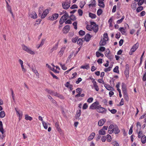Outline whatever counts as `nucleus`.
Returning a JSON list of instances; mask_svg holds the SVG:
<instances>
[{
	"instance_id": "nucleus-46",
	"label": "nucleus",
	"mask_w": 146,
	"mask_h": 146,
	"mask_svg": "<svg viewBox=\"0 0 146 146\" xmlns=\"http://www.w3.org/2000/svg\"><path fill=\"white\" fill-rule=\"evenodd\" d=\"M102 10L101 9H99L97 11V14L98 16H100L102 14Z\"/></svg>"
},
{
	"instance_id": "nucleus-43",
	"label": "nucleus",
	"mask_w": 146,
	"mask_h": 146,
	"mask_svg": "<svg viewBox=\"0 0 146 146\" xmlns=\"http://www.w3.org/2000/svg\"><path fill=\"white\" fill-rule=\"evenodd\" d=\"M43 7L42 6H40L39 8V15L42 13L43 11Z\"/></svg>"
},
{
	"instance_id": "nucleus-47",
	"label": "nucleus",
	"mask_w": 146,
	"mask_h": 146,
	"mask_svg": "<svg viewBox=\"0 0 146 146\" xmlns=\"http://www.w3.org/2000/svg\"><path fill=\"white\" fill-rule=\"evenodd\" d=\"M77 44L80 45H82V40L81 38H79L77 41Z\"/></svg>"
},
{
	"instance_id": "nucleus-33",
	"label": "nucleus",
	"mask_w": 146,
	"mask_h": 146,
	"mask_svg": "<svg viewBox=\"0 0 146 146\" xmlns=\"http://www.w3.org/2000/svg\"><path fill=\"white\" fill-rule=\"evenodd\" d=\"M141 141L142 143L144 144L146 142V137L145 135H144L141 138Z\"/></svg>"
},
{
	"instance_id": "nucleus-11",
	"label": "nucleus",
	"mask_w": 146,
	"mask_h": 146,
	"mask_svg": "<svg viewBox=\"0 0 146 146\" xmlns=\"http://www.w3.org/2000/svg\"><path fill=\"white\" fill-rule=\"evenodd\" d=\"M122 90L123 94H127L126 85L124 83H122Z\"/></svg>"
},
{
	"instance_id": "nucleus-21",
	"label": "nucleus",
	"mask_w": 146,
	"mask_h": 146,
	"mask_svg": "<svg viewBox=\"0 0 146 146\" xmlns=\"http://www.w3.org/2000/svg\"><path fill=\"white\" fill-rule=\"evenodd\" d=\"M108 41V40H106V39H101L100 40L99 44L100 46H105L106 44V42Z\"/></svg>"
},
{
	"instance_id": "nucleus-41",
	"label": "nucleus",
	"mask_w": 146,
	"mask_h": 146,
	"mask_svg": "<svg viewBox=\"0 0 146 146\" xmlns=\"http://www.w3.org/2000/svg\"><path fill=\"white\" fill-rule=\"evenodd\" d=\"M5 113L4 111H1L0 112V117L1 118H3L5 116Z\"/></svg>"
},
{
	"instance_id": "nucleus-39",
	"label": "nucleus",
	"mask_w": 146,
	"mask_h": 146,
	"mask_svg": "<svg viewBox=\"0 0 146 146\" xmlns=\"http://www.w3.org/2000/svg\"><path fill=\"white\" fill-rule=\"evenodd\" d=\"M25 119L26 120L31 121L32 120L33 118L31 116H29L28 115H26L25 116Z\"/></svg>"
},
{
	"instance_id": "nucleus-55",
	"label": "nucleus",
	"mask_w": 146,
	"mask_h": 146,
	"mask_svg": "<svg viewBox=\"0 0 146 146\" xmlns=\"http://www.w3.org/2000/svg\"><path fill=\"white\" fill-rule=\"evenodd\" d=\"M70 19L71 20L74 21L76 20V18L74 15H71L70 16Z\"/></svg>"
},
{
	"instance_id": "nucleus-38",
	"label": "nucleus",
	"mask_w": 146,
	"mask_h": 146,
	"mask_svg": "<svg viewBox=\"0 0 146 146\" xmlns=\"http://www.w3.org/2000/svg\"><path fill=\"white\" fill-rule=\"evenodd\" d=\"M125 18V16L123 15L122 16V18L118 20L117 21V24H120L123 21V20Z\"/></svg>"
},
{
	"instance_id": "nucleus-36",
	"label": "nucleus",
	"mask_w": 146,
	"mask_h": 146,
	"mask_svg": "<svg viewBox=\"0 0 146 146\" xmlns=\"http://www.w3.org/2000/svg\"><path fill=\"white\" fill-rule=\"evenodd\" d=\"M90 66L89 64H88L86 65L82 66L80 67L81 68L85 69L87 70L88 69L90 68Z\"/></svg>"
},
{
	"instance_id": "nucleus-10",
	"label": "nucleus",
	"mask_w": 146,
	"mask_h": 146,
	"mask_svg": "<svg viewBox=\"0 0 146 146\" xmlns=\"http://www.w3.org/2000/svg\"><path fill=\"white\" fill-rule=\"evenodd\" d=\"M105 56L108 58L111 59L113 58V56L111 54L110 52L108 49H107L105 52Z\"/></svg>"
},
{
	"instance_id": "nucleus-60",
	"label": "nucleus",
	"mask_w": 146,
	"mask_h": 146,
	"mask_svg": "<svg viewBox=\"0 0 146 146\" xmlns=\"http://www.w3.org/2000/svg\"><path fill=\"white\" fill-rule=\"evenodd\" d=\"M133 127V126L132 125L131 127H130V128L129 129V135L131 134L133 132V130H132V128Z\"/></svg>"
},
{
	"instance_id": "nucleus-29",
	"label": "nucleus",
	"mask_w": 146,
	"mask_h": 146,
	"mask_svg": "<svg viewBox=\"0 0 146 146\" xmlns=\"http://www.w3.org/2000/svg\"><path fill=\"white\" fill-rule=\"evenodd\" d=\"M45 90L48 94H50L52 95H53L54 92L51 90L46 89Z\"/></svg>"
},
{
	"instance_id": "nucleus-8",
	"label": "nucleus",
	"mask_w": 146,
	"mask_h": 146,
	"mask_svg": "<svg viewBox=\"0 0 146 146\" xmlns=\"http://www.w3.org/2000/svg\"><path fill=\"white\" fill-rule=\"evenodd\" d=\"M59 15L58 13H55L49 17L48 19L50 21H54L56 20L58 17Z\"/></svg>"
},
{
	"instance_id": "nucleus-25",
	"label": "nucleus",
	"mask_w": 146,
	"mask_h": 146,
	"mask_svg": "<svg viewBox=\"0 0 146 146\" xmlns=\"http://www.w3.org/2000/svg\"><path fill=\"white\" fill-rule=\"evenodd\" d=\"M31 17L34 19H36L37 18V15L35 11L32 12L31 15Z\"/></svg>"
},
{
	"instance_id": "nucleus-34",
	"label": "nucleus",
	"mask_w": 146,
	"mask_h": 146,
	"mask_svg": "<svg viewBox=\"0 0 146 146\" xmlns=\"http://www.w3.org/2000/svg\"><path fill=\"white\" fill-rule=\"evenodd\" d=\"M104 86L106 88V89L109 90H111V89H113V88L111 87L110 85L108 84H105Z\"/></svg>"
},
{
	"instance_id": "nucleus-20",
	"label": "nucleus",
	"mask_w": 146,
	"mask_h": 146,
	"mask_svg": "<svg viewBox=\"0 0 146 146\" xmlns=\"http://www.w3.org/2000/svg\"><path fill=\"white\" fill-rule=\"evenodd\" d=\"M113 131L115 134H117L119 133L120 130L117 126H115L114 128L113 129Z\"/></svg>"
},
{
	"instance_id": "nucleus-51",
	"label": "nucleus",
	"mask_w": 146,
	"mask_h": 146,
	"mask_svg": "<svg viewBox=\"0 0 146 146\" xmlns=\"http://www.w3.org/2000/svg\"><path fill=\"white\" fill-rule=\"evenodd\" d=\"M138 1L137 4L139 6L142 5L144 2V0H139Z\"/></svg>"
},
{
	"instance_id": "nucleus-17",
	"label": "nucleus",
	"mask_w": 146,
	"mask_h": 146,
	"mask_svg": "<svg viewBox=\"0 0 146 146\" xmlns=\"http://www.w3.org/2000/svg\"><path fill=\"white\" fill-rule=\"evenodd\" d=\"M124 74L125 77L127 79L129 77V67H127L126 68L124 71Z\"/></svg>"
},
{
	"instance_id": "nucleus-32",
	"label": "nucleus",
	"mask_w": 146,
	"mask_h": 146,
	"mask_svg": "<svg viewBox=\"0 0 146 146\" xmlns=\"http://www.w3.org/2000/svg\"><path fill=\"white\" fill-rule=\"evenodd\" d=\"M106 139H107V141L108 142H110L111 141V136L109 134H108L107 135Z\"/></svg>"
},
{
	"instance_id": "nucleus-54",
	"label": "nucleus",
	"mask_w": 146,
	"mask_h": 146,
	"mask_svg": "<svg viewBox=\"0 0 146 146\" xmlns=\"http://www.w3.org/2000/svg\"><path fill=\"white\" fill-rule=\"evenodd\" d=\"M93 100V98L92 97L89 98L87 100V102L89 103L92 102Z\"/></svg>"
},
{
	"instance_id": "nucleus-48",
	"label": "nucleus",
	"mask_w": 146,
	"mask_h": 146,
	"mask_svg": "<svg viewBox=\"0 0 146 146\" xmlns=\"http://www.w3.org/2000/svg\"><path fill=\"white\" fill-rule=\"evenodd\" d=\"M93 85L95 89L97 91H98L99 90V88L98 86L97 85V83L94 84Z\"/></svg>"
},
{
	"instance_id": "nucleus-64",
	"label": "nucleus",
	"mask_w": 146,
	"mask_h": 146,
	"mask_svg": "<svg viewBox=\"0 0 146 146\" xmlns=\"http://www.w3.org/2000/svg\"><path fill=\"white\" fill-rule=\"evenodd\" d=\"M101 53L98 51H97L96 52V56L97 57H100L101 55Z\"/></svg>"
},
{
	"instance_id": "nucleus-49",
	"label": "nucleus",
	"mask_w": 146,
	"mask_h": 146,
	"mask_svg": "<svg viewBox=\"0 0 146 146\" xmlns=\"http://www.w3.org/2000/svg\"><path fill=\"white\" fill-rule=\"evenodd\" d=\"M108 110L110 111L113 114L117 112V110L115 109L110 110V109H109Z\"/></svg>"
},
{
	"instance_id": "nucleus-7",
	"label": "nucleus",
	"mask_w": 146,
	"mask_h": 146,
	"mask_svg": "<svg viewBox=\"0 0 146 146\" xmlns=\"http://www.w3.org/2000/svg\"><path fill=\"white\" fill-rule=\"evenodd\" d=\"M138 46L139 44L137 43H136L133 45L131 48L129 53L130 55H132L133 54V52L138 48Z\"/></svg>"
},
{
	"instance_id": "nucleus-35",
	"label": "nucleus",
	"mask_w": 146,
	"mask_h": 146,
	"mask_svg": "<svg viewBox=\"0 0 146 146\" xmlns=\"http://www.w3.org/2000/svg\"><path fill=\"white\" fill-rule=\"evenodd\" d=\"M81 113V112L80 110H77L76 115V119H77L80 116Z\"/></svg>"
},
{
	"instance_id": "nucleus-12",
	"label": "nucleus",
	"mask_w": 146,
	"mask_h": 146,
	"mask_svg": "<svg viewBox=\"0 0 146 146\" xmlns=\"http://www.w3.org/2000/svg\"><path fill=\"white\" fill-rule=\"evenodd\" d=\"M70 29V27L69 25H66L63 28V33L64 34L67 33L69 31Z\"/></svg>"
},
{
	"instance_id": "nucleus-5",
	"label": "nucleus",
	"mask_w": 146,
	"mask_h": 146,
	"mask_svg": "<svg viewBox=\"0 0 146 146\" xmlns=\"http://www.w3.org/2000/svg\"><path fill=\"white\" fill-rule=\"evenodd\" d=\"M99 105V103L98 102L96 101L93 103L89 107L90 109L92 110H96L98 108Z\"/></svg>"
},
{
	"instance_id": "nucleus-14",
	"label": "nucleus",
	"mask_w": 146,
	"mask_h": 146,
	"mask_svg": "<svg viewBox=\"0 0 146 146\" xmlns=\"http://www.w3.org/2000/svg\"><path fill=\"white\" fill-rule=\"evenodd\" d=\"M106 120L105 119H103L100 120L98 123V125L99 126H102L105 123Z\"/></svg>"
},
{
	"instance_id": "nucleus-27",
	"label": "nucleus",
	"mask_w": 146,
	"mask_h": 146,
	"mask_svg": "<svg viewBox=\"0 0 146 146\" xmlns=\"http://www.w3.org/2000/svg\"><path fill=\"white\" fill-rule=\"evenodd\" d=\"M137 132L138 134V137L139 138H141L142 137H143V136L145 135L143 133L142 131H141L140 129L138 132L137 131Z\"/></svg>"
},
{
	"instance_id": "nucleus-63",
	"label": "nucleus",
	"mask_w": 146,
	"mask_h": 146,
	"mask_svg": "<svg viewBox=\"0 0 146 146\" xmlns=\"http://www.w3.org/2000/svg\"><path fill=\"white\" fill-rule=\"evenodd\" d=\"M78 11L79 15L80 16H82L83 14L82 11L80 9H78Z\"/></svg>"
},
{
	"instance_id": "nucleus-57",
	"label": "nucleus",
	"mask_w": 146,
	"mask_h": 146,
	"mask_svg": "<svg viewBox=\"0 0 146 146\" xmlns=\"http://www.w3.org/2000/svg\"><path fill=\"white\" fill-rule=\"evenodd\" d=\"M112 19L111 18L108 21V23L109 24V26L111 27L112 25Z\"/></svg>"
},
{
	"instance_id": "nucleus-1",
	"label": "nucleus",
	"mask_w": 146,
	"mask_h": 146,
	"mask_svg": "<svg viewBox=\"0 0 146 146\" xmlns=\"http://www.w3.org/2000/svg\"><path fill=\"white\" fill-rule=\"evenodd\" d=\"M90 24L91 25H86V29L90 31H93L95 33H96L98 30V25L94 22H91Z\"/></svg>"
},
{
	"instance_id": "nucleus-6",
	"label": "nucleus",
	"mask_w": 146,
	"mask_h": 146,
	"mask_svg": "<svg viewBox=\"0 0 146 146\" xmlns=\"http://www.w3.org/2000/svg\"><path fill=\"white\" fill-rule=\"evenodd\" d=\"M96 110L98 112L102 113H106L107 111L106 110L105 108L102 107L101 105L99 106Z\"/></svg>"
},
{
	"instance_id": "nucleus-19",
	"label": "nucleus",
	"mask_w": 146,
	"mask_h": 146,
	"mask_svg": "<svg viewBox=\"0 0 146 146\" xmlns=\"http://www.w3.org/2000/svg\"><path fill=\"white\" fill-rule=\"evenodd\" d=\"M66 48V46H64L61 48L60 50L58 53L60 56H61L63 55Z\"/></svg>"
},
{
	"instance_id": "nucleus-44",
	"label": "nucleus",
	"mask_w": 146,
	"mask_h": 146,
	"mask_svg": "<svg viewBox=\"0 0 146 146\" xmlns=\"http://www.w3.org/2000/svg\"><path fill=\"white\" fill-rule=\"evenodd\" d=\"M113 71L114 72L119 73V67L118 66H116L113 70Z\"/></svg>"
},
{
	"instance_id": "nucleus-56",
	"label": "nucleus",
	"mask_w": 146,
	"mask_h": 146,
	"mask_svg": "<svg viewBox=\"0 0 146 146\" xmlns=\"http://www.w3.org/2000/svg\"><path fill=\"white\" fill-rule=\"evenodd\" d=\"M112 144L114 146H119V144L116 141L113 142H112Z\"/></svg>"
},
{
	"instance_id": "nucleus-58",
	"label": "nucleus",
	"mask_w": 146,
	"mask_h": 146,
	"mask_svg": "<svg viewBox=\"0 0 146 146\" xmlns=\"http://www.w3.org/2000/svg\"><path fill=\"white\" fill-rule=\"evenodd\" d=\"M50 74L52 75L53 78L56 79L57 80L59 79L53 73L51 72Z\"/></svg>"
},
{
	"instance_id": "nucleus-40",
	"label": "nucleus",
	"mask_w": 146,
	"mask_h": 146,
	"mask_svg": "<svg viewBox=\"0 0 146 146\" xmlns=\"http://www.w3.org/2000/svg\"><path fill=\"white\" fill-rule=\"evenodd\" d=\"M59 64L62 70H66L67 69V67L66 66L65 64H62L61 63H60Z\"/></svg>"
},
{
	"instance_id": "nucleus-31",
	"label": "nucleus",
	"mask_w": 146,
	"mask_h": 146,
	"mask_svg": "<svg viewBox=\"0 0 146 146\" xmlns=\"http://www.w3.org/2000/svg\"><path fill=\"white\" fill-rule=\"evenodd\" d=\"M119 31L123 35H124L126 33L125 29L123 27H120L119 29Z\"/></svg>"
},
{
	"instance_id": "nucleus-26",
	"label": "nucleus",
	"mask_w": 146,
	"mask_h": 146,
	"mask_svg": "<svg viewBox=\"0 0 146 146\" xmlns=\"http://www.w3.org/2000/svg\"><path fill=\"white\" fill-rule=\"evenodd\" d=\"M55 126L56 128V130L59 132H60L61 131V129L60 128L58 122H56L55 123Z\"/></svg>"
},
{
	"instance_id": "nucleus-30",
	"label": "nucleus",
	"mask_w": 146,
	"mask_h": 146,
	"mask_svg": "<svg viewBox=\"0 0 146 146\" xmlns=\"http://www.w3.org/2000/svg\"><path fill=\"white\" fill-rule=\"evenodd\" d=\"M42 123L44 128L45 129H47L48 128V125H50L49 123L47 122V123L45 122L44 121H42Z\"/></svg>"
},
{
	"instance_id": "nucleus-62",
	"label": "nucleus",
	"mask_w": 146,
	"mask_h": 146,
	"mask_svg": "<svg viewBox=\"0 0 146 146\" xmlns=\"http://www.w3.org/2000/svg\"><path fill=\"white\" fill-rule=\"evenodd\" d=\"M88 106L86 103H85L83 105V106L82 108L83 109L85 110L87 108H88Z\"/></svg>"
},
{
	"instance_id": "nucleus-52",
	"label": "nucleus",
	"mask_w": 146,
	"mask_h": 146,
	"mask_svg": "<svg viewBox=\"0 0 146 146\" xmlns=\"http://www.w3.org/2000/svg\"><path fill=\"white\" fill-rule=\"evenodd\" d=\"M85 32L84 31L82 30H80L79 32V35L81 36H83L85 34Z\"/></svg>"
},
{
	"instance_id": "nucleus-4",
	"label": "nucleus",
	"mask_w": 146,
	"mask_h": 146,
	"mask_svg": "<svg viewBox=\"0 0 146 146\" xmlns=\"http://www.w3.org/2000/svg\"><path fill=\"white\" fill-rule=\"evenodd\" d=\"M68 17V14L67 13H65L61 17L59 20V23H60L61 24H63L67 20Z\"/></svg>"
},
{
	"instance_id": "nucleus-15",
	"label": "nucleus",
	"mask_w": 146,
	"mask_h": 146,
	"mask_svg": "<svg viewBox=\"0 0 146 146\" xmlns=\"http://www.w3.org/2000/svg\"><path fill=\"white\" fill-rule=\"evenodd\" d=\"M95 134L94 132L92 133L88 138V140L89 141L92 140L95 136Z\"/></svg>"
},
{
	"instance_id": "nucleus-2",
	"label": "nucleus",
	"mask_w": 146,
	"mask_h": 146,
	"mask_svg": "<svg viewBox=\"0 0 146 146\" xmlns=\"http://www.w3.org/2000/svg\"><path fill=\"white\" fill-rule=\"evenodd\" d=\"M70 0H65L62 3V7L64 9H67L70 7Z\"/></svg>"
},
{
	"instance_id": "nucleus-3",
	"label": "nucleus",
	"mask_w": 146,
	"mask_h": 146,
	"mask_svg": "<svg viewBox=\"0 0 146 146\" xmlns=\"http://www.w3.org/2000/svg\"><path fill=\"white\" fill-rule=\"evenodd\" d=\"M22 49L24 51H26L27 53L31 54H35V52L32 50L31 49L29 48L27 46L23 44L22 45Z\"/></svg>"
},
{
	"instance_id": "nucleus-9",
	"label": "nucleus",
	"mask_w": 146,
	"mask_h": 146,
	"mask_svg": "<svg viewBox=\"0 0 146 146\" xmlns=\"http://www.w3.org/2000/svg\"><path fill=\"white\" fill-rule=\"evenodd\" d=\"M108 127L107 126H104L102 129L98 131V133L100 135H104L106 133L105 130H107L108 129Z\"/></svg>"
},
{
	"instance_id": "nucleus-59",
	"label": "nucleus",
	"mask_w": 146,
	"mask_h": 146,
	"mask_svg": "<svg viewBox=\"0 0 146 146\" xmlns=\"http://www.w3.org/2000/svg\"><path fill=\"white\" fill-rule=\"evenodd\" d=\"M77 22H75L73 23V25L74 27V28L75 29H77Z\"/></svg>"
},
{
	"instance_id": "nucleus-23",
	"label": "nucleus",
	"mask_w": 146,
	"mask_h": 146,
	"mask_svg": "<svg viewBox=\"0 0 146 146\" xmlns=\"http://www.w3.org/2000/svg\"><path fill=\"white\" fill-rule=\"evenodd\" d=\"M58 43L57 42L54 45L53 47L50 50V52H52L54 50L57 49L58 48Z\"/></svg>"
},
{
	"instance_id": "nucleus-22",
	"label": "nucleus",
	"mask_w": 146,
	"mask_h": 146,
	"mask_svg": "<svg viewBox=\"0 0 146 146\" xmlns=\"http://www.w3.org/2000/svg\"><path fill=\"white\" fill-rule=\"evenodd\" d=\"M53 95L57 97L60 99H64V97L62 95L60 94L57 92H54Z\"/></svg>"
},
{
	"instance_id": "nucleus-37",
	"label": "nucleus",
	"mask_w": 146,
	"mask_h": 146,
	"mask_svg": "<svg viewBox=\"0 0 146 146\" xmlns=\"http://www.w3.org/2000/svg\"><path fill=\"white\" fill-rule=\"evenodd\" d=\"M89 17L92 19L95 18L96 17V15L94 14L90 13L89 14Z\"/></svg>"
},
{
	"instance_id": "nucleus-42",
	"label": "nucleus",
	"mask_w": 146,
	"mask_h": 146,
	"mask_svg": "<svg viewBox=\"0 0 146 146\" xmlns=\"http://www.w3.org/2000/svg\"><path fill=\"white\" fill-rule=\"evenodd\" d=\"M143 7L142 6H140L137 8L136 9V11L137 12H139L143 10Z\"/></svg>"
},
{
	"instance_id": "nucleus-16",
	"label": "nucleus",
	"mask_w": 146,
	"mask_h": 146,
	"mask_svg": "<svg viewBox=\"0 0 146 146\" xmlns=\"http://www.w3.org/2000/svg\"><path fill=\"white\" fill-rule=\"evenodd\" d=\"M92 36L89 34L88 33L85 36L84 40L86 42H88Z\"/></svg>"
},
{
	"instance_id": "nucleus-45",
	"label": "nucleus",
	"mask_w": 146,
	"mask_h": 146,
	"mask_svg": "<svg viewBox=\"0 0 146 146\" xmlns=\"http://www.w3.org/2000/svg\"><path fill=\"white\" fill-rule=\"evenodd\" d=\"M137 3L135 2H134L132 3L131 5V8L133 9H135V8L137 7Z\"/></svg>"
},
{
	"instance_id": "nucleus-18",
	"label": "nucleus",
	"mask_w": 146,
	"mask_h": 146,
	"mask_svg": "<svg viewBox=\"0 0 146 146\" xmlns=\"http://www.w3.org/2000/svg\"><path fill=\"white\" fill-rule=\"evenodd\" d=\"M17 115L19 117V119H21L22 117V112L20 111L17 110L16 108L15 109Z\"/></svg>"
},
{
	"instance_id": "nucleus-24",
	"label": "nucleus",
	"mask_w": 146,
	"mask_h": 146,
	"mask_svg": "<svg viewBox=\"0 0 146 146\" xmlns=\"http://www.w3.org/2000/svg\"><path fill=\"white\" fill-rule=\"evenodd\" d=\"M103 1L98 0V6L102 8H104L105 7V5Z\"/></svg>"
},
{
	"instance_id": "nucleus-28",
	"label": "nucleus",
	"mask_w": 146,
	"mask_h": 146,
	"mask_svg": "<svg viewBox=\"0 0 146 146\" xmlns=\"http://www.w3.org/2000/svg\"><path fill=\"white\" fill-rule=\"evenodd\" d=\"M0 132H1L2 134L4 133V129L3 128V125L2 122L1 121H0Z\"/></svg>"
},
{
	"instance_id": "nucleus-50",
	"label": "nucleus",
	"mask_w": 146,
	"mask_h": 146,
	"mask_svg": "<svg viewBox=\"0 0 146 146\" xmlns=\"http://www.w3.org/2000/svg\"><path fill=\"white\" fill-rule=\"evenodd\" d=\"M103 39L106 40H108V37L107 33H105L104 35V38Z\"/></svg>"
},
{
	"instance_id": "nucleus-13",
	"label": "nucleus",
	"mask_w": 146,
	"mask_h": 146,
	"mask_svg": "<svg viewBox=\"0 0 146 146\" xmlns=\"http://www.w3.org/2000/svg\"><path fill=\"white\" fill-rule=\"evenodd\" d=\"M49 10L48 9H45L43 11L42 14L41 15V18L42 19H43L47 15L48 13Z\"/></svg>"
},
{
	"instance_id": "nucleus-53",
	"label": "nucleus",
	"mask_w": 146,
	"mask_h": 146,
	"mask_svg": "<svg viewBox=\"0 0 146 146\" xmlns=\"http://www.w3.org/2000/svg\"><path fill=\"white\" fill-rule=\"evenodd\" d=\"M105 48L104 47H100L98 50L99 51L104 52L105 50Z\"/></svg>"
},
{
	"instance_id": "nucleus-61",
	"label": "nucleus",
	"mask_w": 146,
	"mask_h": 146,
	"mask_svg": "<svg viewBox=\"0 0 146 146\" xmlns=\"http://www.w3.org/2000/svg\"><path fill=\"white\" fill-rule=\"evenodd\" d=\"M78 39V37H76L74 38H73L72 39V42L75 43L77 41V40Z\"/></svg>"
}]
</instances>
